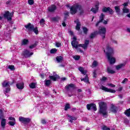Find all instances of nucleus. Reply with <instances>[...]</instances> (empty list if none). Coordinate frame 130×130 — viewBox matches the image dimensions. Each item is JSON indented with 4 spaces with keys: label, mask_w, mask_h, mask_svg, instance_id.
Masks as SVG:
<instances>
[{
    "label": "nucleus",
    "mask_w": 130,
    "mask_h": 130,
    "mask_svg": "<svg viewBox=\"0 0 130 130\" xmlns=\"http://www.w3.org/2000/svg\"><path fill=\"white\" fill-rule=\"evenodd\" d=\"M106 50H107V52L106 53V54L110 64L115 63V58L112 57V55L114 54V50L113 49V48L107 45Z\"/></svg>",
    "instance_id": "1"
},
{
    "label": "nucleus",
    "mask_w": 130,
    "mask_h": 130,
    "mask_svg": "<svg viewBox=\"0 0 130 130\" xmlns=\"http://www.w3.org/2000/svg\"><path fill=\"white\" fill-rule=\"evenodd\" d=\"M78 11L80 15H83V14L85 13L84 9H83V8L81 5L77 4L70 8V13L71 15H75Z\"/></svg>",
    "instance_id": "2"
},
{
    "label": "nucleus",
    "mask_w": 130,
    "mask_h": 130,
    "mask_svg": "<svg viewBox=\"0 0 130 130\" xmlns=\"http://www.w3.org/2000/svg\"><path fill=\"white\" fill-rule=\"evenodd\" d=\"M99 105L100 106V113L103 114L104 117H106V116L108 113L107 112V105L104 102H101L99 103Z\"/></svg>",
    "instance_id": "3"
},
{
    "label": "nucleus",
    "mask_w": 130,
    "mask_h": 130,
    "mask_svg": "<svg viewBox=\"0 0 130 130\" xmlns=\"http://www.w3.org/2000/svg\"><path fill=\"white\" fill-rule=\"evenodd\" d=\"M10 85H12V84L10 83V82L8 81V80H5L2 83L3 87H4V88H6V89L4 90L5 94L9 93V92L11 91Z\"/></svg>",
    "instance_id": "4"
},
{
    "label": "nucleus",
    "mask_w": 130,
    "mask_h": 130,
    "mask_svg": "<svg viewBox=\"0 0 130 130\" xmlns=\"http://www.w3.org/2000/svg\"><path fill=\"white\" fill-rule=\"evenodd\" d=\"M99 33L102 36L103 39L105 38V34H106V28L104 26H100L99 28Z\"/></svg>",
    "instance_id": "5"
},
{
    "label": "nucleus",
    "mask_w": 130,
    "mask_h": 130,
    "mask_svg": "<svg viewBox=\"0 0 130 130\" xmlns=\"http://www.w3.org/2000/svg\"><path fill=\"white\" fill-rule=\"evenodd\" d=\"M14 16V12L10 13V12L7 11L4 14V17L5 19H7L8 21H11L12 20V17Z\"/></svg>",
    "instance_id": "6"
},
{
    "label": "nucleus",
    "mask_w": 130,
    "mask_h": 130,
    "mask_svg": "<svg viewBox=\"0 0 130 130\" xmlns=\"http://www.w3.org/2000/svg\"><path fill=\"white\" fill-rule=\"evenodd\" d=\"M75 88H76V86L73 83L69 84L65 87V88L66 89L68 93H69V92H72L73 90L75 89Z\"/></svg>",
    "instance_id": "7"
},
{
    "label": "nucleus",
    "mask_w": 130,
    "mask_h": 130,
    "mask_svg": "<svg viewBox=\"0 0 130 130\" xmlns=\"http://www.w3.org/2000/svg\"><path fill=\"white\" fill-rule=\"evenodd\" d=\"M19 120L22 123H24L25 124L29 123L31 121V119L29 118H25L24 117H19Z\"/></svg>",
    "instance_id": "8"
},
{
    "label": "nucleus",
    "mask_w": 130,
    "mask_h": 130,
    "mask_svg": "<svg viewBox=\"0 0 130 130\" xmlns=\"http://www.w3.org/2000/svg\"><path fill=\"white\" fill-rule=\"evenodd\" d=\"M86 107L88 110H91V109H92L93 111H96L97 110V107L95 104H87Z\"/></svg>",
    "instance_id": "9"
},
{
    "label": "nucleus",
    "mask_w": 130,
    "mask_h": 130,
    "mask_svg": "<svg viewBox=\"0 0 130 130\" xmlns=\"http://www.w3.org/2000/svg\"><path fill=\"white\" fill-rule=\"evenodd\" d=\"M34 53L33 52H30L28 50H24L22 52V55L24 57H30L31 55H33Z\"/></svg>",
    "instance_id": "10"
},
{
    "label": "nucleus",
    "mask_w": 130,
    "mask_h": 130,
    "mask_svg": "<svg viewBox=\"0 0 130 130\" xmlns=\"http://www.w3.org/2000/svg\"><path fill=\"white\" fill-rule=\"evenodd\" d=\"M100 89H101V90H103V91H105V92H109L110 93H115V92H116V91H115V90L109 89L103 85H102L100 87Z\"/></svg>",
    "instance_id": "11"
},
{
    "label": "nucleus",
    "mask_w": 130,
    "mask_h": 130,
    "mask_svg": "<svg viewBox=\"0 0 130 130\" xmlns=\"http://www.w3.org/2000/svg\"><path fill=\"white\" fill-rule=\"evenodd\" d=\"M102 12H104V13L108 12L110 15H112L114 13L113 10L110 7H104L102 9Z\"/></svg>",
    "instance_id": "12"
},
{
    "label": "nucleus",
    "mask_w": 130,
    "mask_h": 130,
    "mask_svg": "<svg viewBox=\"0 0 130 130\" xmlns=\"http://www.w3.org/2000/svg\"><path fill=\"white\" fill-rule=\"evenodd\" d=\"M105 17V15L103 13H101L100 16V20L97 22V23L95 24L96 27L99 26V24L100 23H102L104 20V17Z\"/></svg>",
    "instance_id": "13"
},
{
    "label": "nucleus",
    "mask_w": 130,
    "mask_h": 130,
    "mask_svg": "<svg viewBox=\"0 0 130 130\" xmlns=\"http://www.w3.org/2000/svg\"><path fill=\"white\" fill-rule=\"evenodd\" d=\"M89 40H85L84 44H79V47H82L83 49H87L88 47V45L89 44Z\"/></svg>",
    "instance_id": "14"
},
{
    "label": "nucleus",
    "mask_w": 130,
    "mask_h": 130,
    "mask_svg": "<svg viewBox=\"0 0 130 130\" xmlns=\"http://www.w3.org/2000/svg\"><path fill=\"white\" fill-rule=\"evenodd\" d=\"M71 44L72 45V47L74 48L78 49V47H80V44H79V43L77 41H73L71 42Z\"/></svg>",
    "instance_id": "15"
},
{
    "label": "nucleus",
    "mask_w": 130,
    "mask_h": 130,
    "mask_svg": "<svg viewBox=\"0 0 130 130\" xmlns=\"http://www.w3.org/2000/svg\"><path fill=\"white\" fill-rule=\"evenodd\" d=\"M58 78H59V77L58 75L55 74V73H54L53 76H49L50 80H52V81H54V82H55V81H56Z\"/></svg>",
    "instance_id": "16"
},
{
    "label": "nucleus",
    "mask_w": 130,
    "mask_h": 130,
    "mask_svg": "<svg viewBox=\"0 0 130 130\" xmlns=\"http://www.w3.org/2000/svg\"><path fill=\"white\" fill-rule=\"evenodd\" d=\"M24 27L28 31H32L34 25H32L30 23H28L27 25H24Z\"/></svg>",
    "instance_id": "17"
},
{
    "label": "nucleus",
    "mask_w": 130,
    "mask_h": 130,
    "mask_svg": "<svg viewBox=\"0 0 130 130\" xmlns=\"http://www.w3.org/2000/svg\"><path fill=\"white\" fill-rule=\"evenodd\" d=\"M110 110L112 112H113L114 113H116V112H117V107H116L114 105H112Z\"/></svg>",
    "instance_id": "18"
},
{
    "label": "nucleus",
    "mask_w": 130,
    "mask_h": 130,
    "mask_svg": "<svg viewBox=\"0 0 130 130\" xmlns=\"http://www.w3.org/2000/svg\"><path fill=\"white\" fill-rule=\"evenodd\" d=\"M16 87L17 89H19V90H22V89H24V83L20 82L19 83H17L16 84Z\"/></svg>",
    "instance_id": "19"
},
{
    "label": "nucleus",
    "mask_w": 130,
    "mask_h": 130,
    "mask_svg": "<svg viewBox=\"0 0 130 130\" xmlns=\"http://www.w3.org/2000/svg\"><path fill=\"white\" fill-rule=\"evenodd\" d=\"M98 10H99V6L98 5H95V8H93L91 9V11L93 12L94 14H96L97 12H98Z\"/></svg>",
    "instance_id": "20"
},
{
    "label": "nucleus",
    "mask_w": 130,
    "mask_h": 130,
    "mask_svg": "<svg viewBox=\"0 0 130 130\" xmlns=\"http://www.w3.org/2000/svg\"><path fill=\"white\" fill-rule=\"evenodd\" d=\"M56 10V6L55 5H52L51 6L48 8L49 12H54Z\"/></svg>",
    "instance_id": "21"
},
{
    "label": "nucleus",
    "mask_w": 130,
    "mask_h": 130,
    "mask_svg": "<svg viewBox=\"0 0 130 130\" xmlns=\"http://www.w3.org/2000/svg\"><path fill=\"white\" fill-rule=\"evenodd\" d=\"M78 70L79 71L81 72V74H82L84 76L86 75V74H87V71L84 70V68L83 67H79Z\"/></svg>",
    "instance_id": "22"
},
{
    "label": "nucleus",
    "mask_w": 130,
    "mask_h": 130,
    "mask_svg": "<svg viewBox=\"0 0 130 130\" xmlns=\"http://www.w3.org/2000/svg\"><path fill=\"white\" fill-rule=\"evenodd\" d=\"M67 116L70 118L69 121L70 122H73V120H77V117L74 116H72L70 115H67Z\"/></svg>",
    "instance_id": "23"
},
{
    "label": "nucleus",
    "mask_w": 130,
    "mask_h": 130,
    "mask_svg": "<svg viewBox=\"0 0 130 130\" xmlns=\"http://www.w3.org/2000/svg\"><path fill=\"white\" fill-rule=\"evenodd\" d=\"M75 22L76 23V30H80L81 29V23L78 20L75 21Z\"/></svg>",
    "instance_id": "24"
},
{
    "label": "nucleus",
    "mask_w": 130,
    "mask_h": 130,
    "mask_svg": "<svg viewBox=\"0 0 130 130\" xmlns=\"http://www.w3.org/2000/svg\"><path fill=\"white\" fill-rule=\"evenodd\" d=\"M124 67H125V64L121 63L116 66V70H120V69H122V68H124Z\"/></svg>",
    "instance_id": "25"
},
{
    "label": "nucleus",
    "mask_w": 130,
    "mask_h": 130,
    "mask_svg": "<svg viewBox=\"0 0 130 130\" xmlns=\"http://www.w3.org/2000/svg\"><path fill=\"white\" fill-rule=\"evenodd\" d=\"M56 59L58 63L62 62L63 57H62V56H57Z\"/></svg>",
    "instance_id": "26"
},
{
    "label": "nucleus",
    "mask_w": 130,
    "mask_h": 130,
    "mask_svg": "<svg viewBox=\"0 0 130 130\" xmlns=\"http://www.w3.org/2000/svg\"><path fill=\"white\" fill-rule=\"evenodd\" d=\"M36 85H37V83L32 82L29 84V86L31 89H35L36 88Z\"/></svg>",
    "instance_id": "27"
},
{
    "label": "nucleus",
    "mask_w": 130,
    "mask_h": 130,
    "mask_svg": "<svg viewBox=\"0 0 130 130\" xmlns=\"http://www.w3.org/2000/svg\"><path fill=\"white\" fill-rule=\"evenodd\" d=\"M115 10L117 15H120V7L119 6H115Z\"/></svg>",
    "instance_id": "28"
},
{
    "label": "nucleus",
    "mask_w": 130,
    "mask_h": 130,
    "mask_svg": "<svg viewBox=\"0 0 130 130\" xmlns=\"http://www.w3.org/2000/svg\"><path fill=\"white\" fill-rule=\"evenodd\" d=\"M7 120H6V119H4L3 118L1 120V126H2V127L4 128L6 126V122Z\"/></svg>",
    "instance_id": "29"
},
{
    "label": "nucleus",
    "mask_w": 130,
    "mask_h": 130,
    "mask_svg": "<svg viewBox=\"0 0 130 130\" xmlns=\"http://www.w3.org/2000/svg\"><path fill=\"white\" fill-rule=\"evenodd\" d=\"M29 43V41L27 39H24L22 41L21 45H27Z\"/></svg>",
    "instance_id": "30"
},
{
    "label": "nucleus",
    "mask_w": 130,
    "mask_h": 130,
    "mask_svg": "<svg viewBox=\"0 0 130 130\" xmlns=\"http://www.w3.org/2000/svg\"><path fill=\"white\" fill-rule=\"evenodd\" d=\"M122 11L124 14H128L129 13V9H127V8L124 7L122 9Z\"/></svg>",
    "instance_id": "31"
},
{
    "label": "nucleus",
    "mask_w": 130,
    "mask_h": 130,
    "mask_svg": "<svg viewBox=\"0 0 130 130\" xmlns=\"http://www.w3.org/2000/svg\"><path fill=\"white\" fill-rule=\"evenodd\" d=\"M31 31H33V32H34V33H35L36 35H37L38 33H39V31L38 30V28L37 27H34V26Z\"/></svg>",
    "instance_id": "32"
},
{
    "label": "nucleus",
    "mask_w": 130,
    "mask_h": 130,
    "mask_svg": "<svg viewBox=\"0 0 130 130\" xmlns=\"http://www.w3.org/2000/svg\"><path fill=\"white\" fill-rule=\"evenodd\" d=\"M44 82H45V86H49V85H50L51 84V80L46 79L44 81Z\"/></svg>",
    "instance_id": "33"
},
{
    "label": "nucleus",
    "mask_w": 130,
    "mask_h": 130,
    "mask_svg": "<svg viewBox=\"0 0 130 130\" xmlns=\"http://www.w3.org/2000/svg\"><path fill=\"white\" fill-rule=\"evenodd\" d=\"M107 71L108 74H115V71L113 70L110 69L109 67L107 68Z\"/></svg>",
    "instance_id": "34"
},
{
    "label": "nucleus",
    "mask_w": 130,
    "mask_h": 130,
    "mask_svg": "<svg viewBox=\"0 0 130 130\" xmlns=\"http://www.w3.org/2000/svg\"><path fill=\"white\" fill-rule=\"evenodd\" d=\"M81 81H83L85 83H89V78H88V75H86L85 77L81 79Z\"/></svg>",
    "instance_id": "35"
},
{
    "label": "nucleus",
    "mask_w": 130,
    "mask_h": 130,
    "mask_svg": "<svg viewBox=\"0 0 130 130\" xmlns=\"http://www.w3.org/2000/svg\"><path fill=\"white\" fill-rule=\"evenodd\" d=\"M40 24L41 26H42V27H44V24H45V20L43 19H41V20L40 21Z\"/></svg>",
    "instance_id": "36"
},
{
    "label": "nucleus",
    "mask_w": 130,
    "mask_h": 130,
    "mask_svg": "<svg viewBox=\"0 0 130 130\" xmlns=\"http://www.w3.org/2000/svg\"><path fill=\"white\" fill-rule=\"evenodd\" d=\"M98 66V62L96 60H94L92 64V68H96Z\"/></svg>",
    "instance_id": "37"
},
{
    "label": "nucleus",
    "mask_w": 130,
    "mask_h": 130,
    "mask_svg": "<svg viewBox=\"0 0 130 130\" xmlns=\"http://www.w3.org/2000/svg\"><path fill=\"white\" fill-rule=\"evenodd\" d=\"M95 37H96V32L91 33L89 36L90 39H93V38H95Z\"/></svg>",
    "instance_id": "38"
},
{
    "label": "nucleus",
    "mask_w": 130,
    "mask_h": 130,
    "mask_svg": "<svg viewBox=\"0 0 130 130\" xmlns=\"http://www.w3.org/2000/svg\"><path fill=\"white\" fill-rule=\"evenodd\" d=\"M88 30L87 27H84L83 28V32L84 34L87 35L88 34Z\"/></svg>",
    "instance_id": "39"
},
{
    "label": "nucleus",
    "mask_w": 130,
    "mask_h": 130,
    "mask_svg": "<svg viewBox=\"0 0 130 130\" xmlns=\"http://www.w3.org/2000/svg\"><path fill=\"white\" fill-rule=\"evenodd\" d=\"M8 69L11 71H15V66L14 65H10L8 66Z\"/></svg>",
    "instance_id": "40"
},
{
    "label": "nucleus",
    "mask_w": 130,
    "mask_h": 130,
    "mask_svg": "<svg viewBox=\"0 0 130 130\" xmlns=\"http://www.w3.org/2000/svg\"><path fill=\"white\" fill-rule=\"evenodd\" d=\"M8 123L10 125H11V126H14V125L16 124V121H9Z\"/></svg>",
    "instance_id": "41"
},
{
    "label": "nucleus",
    "mask_w": 130,
    "mask_h": 130,
    "mask_svg": "<svg viewBox=\"0 0 130 130\" xmlns=\"http://www.w3.org/2000/svg\"><path fill=\"white\" fill-rule=\"evenodd\" d=\"M3 118H4V112L0 110V119H3Z\"/></svg>",
    "instance_id": "42"
},
{
    "label": "nucleus",
    "mask_w": 130,
    "mask_h": 130,
    "mask_svg": "<svg viewBox=\"0 0 130 130\" xmlns=\"http://www.w3.org/2000/svg\"><path fill=\"white\" fill-rule=\"evenodd\" d=\"M125 115L126 116L129 117L130 116V109L126 110Z\"/></svg>",
    "instance_id": "43"
},
{
    "label": "nucleus",
    "mask_w": 130,
    "mask_h": 130,
    "mask_svg": "<svg viewBox=\"0 0 130 130\" xmlns=\"http://www.w3.org/2000/svg\"><path fill=\"white\" fill-rule=\"evenodd\" d=\"M57 51V50L55 48L52 49L50 50V53H55Z\"/></svg>",
    "instance_id": "44"
},
{
    "label": "nucleus",
    "mask_w": 130,
    "mask_h": 130,
    "mask_svg": "<svg viewBox=\"0 0 130 130\" xmlns=\"http://www.w3.org/2000/svg\"><path fill=\"white\" fill-rule=\"evenodd\" d=\"M74 59L75 60H79L80 59V56L79 55H75L73 57Z\"/></svg>",
    "instance_id": "45"
},
{
    "label": "nucleus",
    "mask_w": 130,
    "mask_h": 130,
    "mask_svg": "<svg viewBox=\"0 0 130 130\" xmlns=\"http://www.w3.org/2000/svg\"><path fill=\"white\" fill-rule=\"evenodd\" d=\"M68 109H70V104H67L64 107V110L67 111Z\"/></svg>",
    "instance_id": "46"
},
{
    "label": "nucleus",
    "mask_w": 130,
    "mask_h": 130,
    "mask_svg": "<svg viewBox=\"0 0 130 130\" xmlns=\"http://www.w3.org/2000/svg\"><path fill=\"white\" fill-rule=\"evenodd\" d=\"M102 128L103 130H110V128L109 127H107V126L105 125L103 126Z\"/></svg>",
    "instance_id": "47"
},
{
    "label": "nucleus",
    "mask_w": 130,
    "mask_h": 130,
    "mask_svg": "<svg viewBox=\"0 0 130 130\" xmlns=\"http://www.w3.org/2000/svg\"><path fill=\"white\" fill-rule=\"evenodd\" d=\"M28 3L30 5V6H32L33 4H34V0H28Z\"/></svg>",
    "instance_id": "48"
},
{
    "label": "nucleus",
    "mask_w": 130,
    "mask_h": 130,
    "mask_svg": "<svg viewBox=\"0 0 130 130\" xmlns=\"http://www.w3.org/2000/svg\"><path fill=\"white\" fill-rule=\"evenodd\" d=\"M35 47H36V44H34L29 46V48H30V49H32V48H35Z\"/></svg>",
    "instance_id": "49"
},
{
    "label": "nucleus",
    "mask_w": 130,
    "mask_h": 130,
    "mask_svg": "<svg viewBox=\"0 0 130 130\" xmlns=\"http://www.w3.org/2000/svg\"><path fill=\"white\" fill-rule=\"evenodd\" d=\"M41 123L43 124H46V120H45V119H42L41 120Z\"/></svg>",
    "instance_id": "50"
},
{
    "label": "nucleus",
    "mask_w": 130,
    "mask_h": 130,
    "mask_svg": "<svg viewBox=\"0 0 130 130\" xmlns=\"http://www.w3.org/2000/svg\"><path fill=\"white\" fill-rule=\"evenodd\" d=\"M77 49L78 52H81V53H84V51L82 50H81V49L79 48H77V49Z\"/></svg>",
    "instance_id": "51"
},
{
    "label": "nucleus",
    "mask_w": 130,
    "mask_h": 130,
    "mask_svg": "<svg viewBox=\"0 0 130 130\" xmlns=\"http://www.w3.org/2000/svg\"><path fill=\"white\" fill-rule=\"evenodd\" d=\"M128 79L127 78H125L122 81V84H125V83H126V82H127Z\"/></svg>",
    "instance_id": "52"
},
{
    "label": "nucleus",
    "mask_w": 130,
    "mask_h": 130,
    "mask_svg": "<svg viewBox=\"0 0 130 130\" xmlns=\"http://www.w3.org/2000/svg\"><path fill=\"white\" fill-rule=\"evenodd\" d=\"M9 119L10 120H13V121H16V119H15V118L13 117H10Z\"/></svg>",
    "instance_id": "53"
},
{
    "label": "nucleus",
    "mask_w": 130,
    "mask_h": 130,
    "mask_svg": "<svg viewBox=\"0 0 130 130\" xmlns=\"http://www.w3.org/2000/svg\"><path fill=\"white\" fill-rule=\"evenodd\" d=\"M93 78H96L97 74H96V70H94L93 72Z\"/></svg>",
    "instance_id": "54"
},
{
    "label": "nucleus",
    "mask_w": 130,
    "mask_h": 130,
    "mask_svg": "<svg viewBox=\"0 0 130 130\" xmlns=\"http://www.w3.org/2000/svg\"><path fill=\"white\" fill-rule=\"evenodd\" d=\"M56 46L57 47H60V46H61V44L59 43H56Z\"/></svg>",
    "instance_id": "55"
},
{
    "label": "nucleus",
    "mask_w": 130,
    "mask_h": 130,
    "mask_svg": "<svg viewBox=\"0 0 130 130\" xmlns=\"http://www.w3.org/2000/svg\"><path fill=\"white\" fill-rule=\"evenodd\" d=\"M68 32L69 33V34L70 35H74V32H73V31L72 30H71L70 29H69Z\"/></svg>",
    "instance_id": "56"
},
{
    "label": "nucleus",
    "mask_w": 130,
    "mask_h": 130,
    "mask_svg": "<svg viewBox=\"0 0 130 130\" xmlns=\"http://www.w3.org/2000/svg\"><path fill=\"white\" fill-rule=\"evenodd\" d=\"M102 23H103V24H104L105 25H107L108 22L107 20H104Z\"/></svg>",
    "instance_id": "57"
},
{
    "label": "nucleus",
    "mask_w": 130,
    "mask_h": 130,
    "mask_svg": "<svg viewBox=\"0 0 130 130\" xmlns=\"http://www.w3.org/2000/svg\"><path fill=\"white\" fill-rule=\"evenodd\" d=\"M64 14L65 18H67V17H69V12H66Z\"/></svg>",
    "instance_id": "58"
},
{
    "label": "nucleus",
    "mask_w": 130,
    "mask_h": 130,
    "mask_svg": "<svg viewBox=\"0 0 130 130\" xmlns=\"http://www.w3.org/2000/svg\"><path fill=\"white\" fill-rule=\"evenodd\" d=\"M108 85L110 86V87H115V85L114 84H109Z\"/></svg>",
    "instance_id": "59"
},
{
    "label": "nucleus",
    "mask_w": 130,
    "mask_h": 130,
    "mask_svg": "<svg viewBox=\"0 0 130 130\" xmlns=\"http://www.w3.org/2000/svg\"><path fill=\"white\" fill-rule=\"evenodd\" d=\"M112 43H114V44H117V42L115 40H113Z\"/></svg>",
    "instance_id": "60"
},
{
    "label": "nucleus",
    "mask_w": 130,
    "mask_h": 130,
    "mask_svg": "<svg viewBox=\"0 0 130 130\" xmlns=\"http://www.w3.org/2000/svg\"><path fill=\"white\" fill-rule=\"evenodd\" d=\"M107 79V78L106 77H103L102 78V81H106Z\"/></svg>",
    "instance_id": "61"
},
{
    "label": "nucleus",
    "mask_w": 130,
    "mask_h": 130,
    "mask_svg": "<svg viewBox=\"0 0 130 130\" xmlns=\"http://www.w3.org/2000/svg\"><path fill=\"white\" fill-rule=\"evenodd\" d=\"M128 4L127 3H124L123 4V6H124V7H127V6H128Z\"/></svg>",
    "instance_id": "62"
},
{
    "label": "nucleus",
    "mask_w": 130,
    "mask_h": 130,
    "mask_svg": "<svg viewBox=\"0 0 130 130\" xmlns=\"http://www.w3.org/2000/svg\"><path fill=\"white\" fill-rule=\"evenodd\" d=\"M41 77L43 79L44 78V74H41Z\"/></svg>",
    "instance_id": "63"
},
{
    "label": "nucleus",
    "mask_w": 130,
    "mask_h": 130,
    "mask_svg": "<svg viewBox=\"0 0 130 130\" xmlns=\"http://www.w3.org/2000/svg\"><path fill=\"white\" fill-rule=\"evenodd\" d=\"M67 80V78L66 77H63L61 78L62 81H66Z\"/></svg>",
    "instance_id": "64"
}]
</instances>
